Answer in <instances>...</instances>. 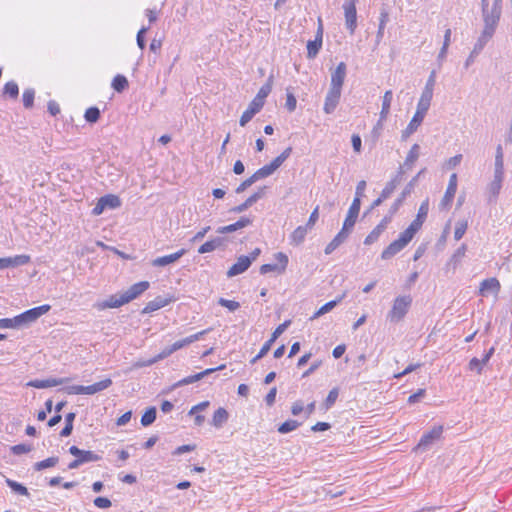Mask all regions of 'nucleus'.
<instances>
[{
	"mask_svg": "<svg viewBox=\"0 0 512 512\" xmlns=\"http://www.w3.org/2000/svg\"><path fill=\"white\" fill-rule=\"evenodd\" d=\"M51 306L43 304L24 311L13 318H2V329H24L30 327L41 316L49 312Z\"/></svg>",
	"mask_w": 512,
	"mask_h": 512,
	"instance_id": "nucleus-1",
	"label": "nucleus"
},
{
	"mask_svg": "<svg viewBox=\"0 0 512 512\" xmlns=\"http://www.w3.org/2000/svg\"><path fill=\"white\" fill-rule=\"evenodd\" d=\"M412 297L410 295H400L393 301L391 310L388 312L386 319L390 323L396 324L404 319L412 305Z\"/></svg>",
	"mask_w": 512,
	"mask_h": 512,
	"instance_id": "nucleus-2",
	"label": "nucleus"
},
{
	"mask_svg": "<svg viewBox=\"0 0 512 512\" xmlns=\"http://www.w3.org/2000/svg\"><path fill=\"white\" fill-rule=\"evenodd\" d=\"M143 291L144 290H128L121 295H111L105 300L96 302L94 307L100 311L107 308H118L136 299Z\"/></svg>",
	"mask_w": 512,
	"mask_h": 512,
	"instance_id": "nucleus-3",
	"label": "nucleus"
},
{
	"mask_svg": "<svg viewBox=\"0 0 512 512\" xmlns=\"http://www.w3.org/2000/svg\"><path fill=\"white\" fill-rule=\"evenodd\" d=\"M502 7L497 6V4H493L487 10L484 9L482 13L483 21H484V29L487 35H494L496 27L501 17Z\"/></svg>",
	"mask_w": 512,
	"mask_h": 512,
	"instance_id": "nucleus-4",
	"label": "nucleus"
},
{
	"mask_svg": "<svg viewBox=\"0 0 512 512\" xmlns=\"http://www.w3.org/2000/svg\"><path fill=\"white\" fill-rule=\"evenodd\" d=\"M442 433H443L442 425L434 426L431 430L425 432L421 436L419 443L415 447V450H418V451L428 450L435 443V441L440 439Z\"/></svg>",
	"mask_w": 512,
	"mask_h": 512,
	"instance_id": "nucleus-5",
	"label": "nucleus"
},
{
	"mask_svg": "<svg viewBox=\"0 0 512 512\" xmlns=\"http://www.w3.org/2000/svg\"><path fill=\"white\" fill-rule=\"evenodd\" d=\"M275 263L264 264L260 267L261 274H267L269 272H273L276 274H281L286 270L288 265V256L283 252H278L274 255Z\"/></svg>",
	"mask_w": 512,
	"mask_h": 512,
	"instance_id": "nucleus-6",
	"label": "nucleus"
},
{
	"mask_svg": "<svg viewBox=\"0 0 512 512\" xmlns=\"http://www.w3.org/2000/svg\"><path fill=\"white\" fill-rule=\"evenodd\" d=\"M504 177L493 176V179L487 184L485 196L488 204H495L503 186Z\"/></svg>",
	"mask_w": 512,
	"mask_h": 512,
	"instance_id": "nucleus-7",
	"label": "nucleus"
},
{
	"mask_svg": "<svg viewBox=\"0 0 512 512\" xmlns=\"http://www.w3.org/2000/svg\"><path fill=\"white\" fill-rule=\"evenodd\" d=\"M322 42H323V24H322V20L319 18L318 19V28L316 31L315 39L309 40L307 42V57L309 59H314L318 55L320 49L322 48Z\"/></svg>",
	"mask_w": 512,
	"mask_h": 512,
	"instance_id": "nucleus-8",
	"label": "nucleus"
},
{
	"mask_svg": "<svg viewBox=\"0 0 512 512\" xmlns=\"http://www.w3.org/2000/svg\"><path fill=\"white\" fill-rule=\"evenodd\" d=\"M225 367L226 366L224 364H221L220 366H218L216 368H208V369H206V370H204L202 372L196 373L194 375L187 376V377L177 381L176 383H174L172 388L176 389V388H179V387H182V386H185V385L192 384L194 382H197V381L203 379L204 377H206L208 375H211L212 373H214L216 371H220V370L225 369Z\"/></svg>",
	"mask_w": 512,
	"mask_h": 512,
	"instance_id": "nucleus-9",
	"label": "nucleus"
},
{
	"mask_svg": "<svg viewBox=\"0 0 512 512\" xmlns=\"http://www.w3.org/2000/svg\"><path fill=\"white\" fill-rule=\"evenodd\" d=\"M492 37L493 35H487L485 32L482 31L481 35L474 44V47L470 55L468 56L464 63L465 68H469L474 63L476 57L480 54V52L484 49L485 45Z\"/></svg>",
	"mask_w": 512,
	"mask_h": 512,
	"instance_id": "nucleus-10",
	"label": "nucleus"
},
{
	"mask_svg": "<svg viewBox=\"0 0 512 512\" xmlns=\"http://www.w3.org/2000/svg\"><path fill=\"white\" fill-rule=\"evenodd\" d=\"M457 191V174L453 173L448 182L446 192L440 202L441 209H449Z\"/></svg>",
	"mask_w": 512,
	"mask_h": 512,
	"instance_id": "nucleus-11",
	"label": "nucleus"
},
{
	"mask_svg": "<svg viewBox=\"0 0 512 512\" xmlns=\"http://www.w3.org/2000/svg\"><path fill=\"white\" fill-rule=\"evenodd\" d=\"M69 453L77 457L81 465L90 462H97L102 458L99 454H96L93 451L82 450L74 445L69 448Z\"/></svg>",
	"mask_w": 512,
	"mask_h": 512,
	"instance_id": "nucleus-12",
	"label": "nucleus"
},
{
	"mask_svg": "<svg viewBox=\"0 0 512 512\" xmlns=\"http://www.w3.org/2000/svg\"><path fill=\"white\" fill-rule=\"evenodd\" d=\"M341 94V90L329 88L323 106V110L326 114H332L335 111L339 104Z\"/></svg>",
	"mask_w": 512,
	"mask_h": 512,
	"instance_id": "nucleus-13",
	"label": "nucleus"
},
{
	"mask_svg": "<svg viewBox=\"0 0 512 512\" xmlns=\"http://www.w3.org/2000/svg\"><path fill=\"white\" fill-rule=\"evenodd\" d=\"M347 74V67L344 62H340L331 74L330 88L342 91L344 80Z\"/></svg>",
	"mask_w": 512,
	"mask_h": 512,
	"instance_id": "nucleus-14",
	"label": "nucleus"
},
{
	"mask_svg": "<svg viewBox=\"0 0 512 512\" xmlns=\"http://www.w3.org/2000/svg\"><path fill=\"white\" fill-rule=\"evenodd\" d=\"M343 8L345 12L346 27L350 33L353 34L357 26V12L355 2H347L343 5Z\"/></svg>",
	"mask_w": 512,
	"mask_h": 512,
	"instance_id": "nucleus-15",
	"label": "nucleus"
},
{
	"mask_svg": "<svg viewBox=\"0 0 512 512\" xmlns=\"http://www.w3.org/2000/svg\"><path fill=\"white\" fill-rule=\"evenodd\" d=\"M176 300V297L174 296H157L155 299L149 301L146 306L143 308L142 313L143 314H149L154 311H157L169 303Z\"/></svg>",
	"mask_w": 512,
	"mask_h": 512,
	"instance_id": "nucleus-16",
	"label": "nucleus"
},
{
	"mask_svg": "<svg viewBox=\"0 0 512 512\" xmlns=\"http://www.w3.org/2000/svg\"><path fill=\"white\" fill-rule=\"evenodd\" d=\"M360 207L361 202L358 200V198H354L343 223L344 230L351 231V229L354 227L359 215Z\"/></svg>",
	"mask_w": 512,
	"mask_h": 512,
	"instance_id": "nucleus-17",
	"label": "nucleus"
},
{
	"mask_svg": "<svg viewBox=\"0 0 512 512\" xmlns=\"http://www.w3.org/2000/svg\"><path fill=\"white\" fill-rule=\"evenodd\" d=\"M267 187H261L257 192L249 196L243 203L238 206H235L231 209V212L234 213H242L246 211L249 207H251L254 203H256L259 199H261L266 193Z\"/></svg>",
	"mask_w": 512,
	"mask_h": 512,
	"instance_id": "nucleus-18",
	"label": "nucleus"
},
{
	"mask_svg": "<svg viewBox=\"0 0 512 512\" xmlns=\"http://www.w3.org/2000/svg\"><path fill=\"white\" fill-rule=\"evenodd\" d=\"M30 256L26 254L2 257V269L4 268H16L26 265L30 262Z\"/></svg>",
	"mask_w": 512,
	"mask_h": 512,
	"instance_id": "nucleus-19",
	"label": "nucleus"
},
{
	"mask_svg": "<svg viewBox=\"0 0 512 512\" xmlns=\"http://www.w3.org/2000/svg\"><path fill=\"white\" fill-rule=\"evenodd\" d=\"M264 105L257 100L253 99L248 108L243 112V114L240 117L239 124L241 126H245L253 117L255 114H257Z\"/></svg>",
	"mask_w": 512,
	"mask_h": 512,
	"instance_id": "nucleus-20",
	"label": "nucleus"
},
{
	"mask_svg": "<svg viewBox=\"0 0 512 512\" xmlns=\"http://www.w3.org/2000/svg\"><path fill=\"white\" fill-rule=\"evenodd\" d=\"M185 253H186L185 249H180L179 251H177L175 253L157 257L154 260H152V265L155 267H164V266L170 265V264L176 262L177 260H179Z\"/></svg>",
	"mask_w": 512,
	"mask_h": 512,
	"instance_id": "nucleus-21",
	"label": "nucleus"
},
{
	"mask_svg": "<svg viewBox=\"0 0 512 512\" xmlns=\"http://www.w3.org/2000/svg\"><path fill=\"white\" fill-rule=\"evenodd\" d=\"M291 321L286 320L282 324H280L272 333L271 338L267 340L261 348V354H267L272 344L276 341V339L290 326Z\"/></svg>",
	"mask_w": 512,
	"mask_h": 512,
	"instance_id": "nucleus-22",
	"label": "nucleus"
},
{
	"mask_svg": "<svg viewBox=\"0 0 512 512\" xmlns=\"http://www.w3.org/2000/svg\"><path fill=\"white\" fill-rule=\"evenodd\" d=\"M68 379L65 378H49V379H35L27 383V386L34 387L37 389H43L48 387H55L65 383Z\"/></svg>",
	"mask_w": 512,
	"mask_h": 512,
	"instance_id": "nucleus-23",
	"label": "nucleus"
},
{
	"mask_svg": "<svg viewBox=\"0 0 512 512\" xmlns=\"http://www.w3.org/2000/svg\"><path fill=\"white\" fill-rule=\"evenodd\" d=\"M250 267V260L246 255L238 257L237 261L230 267L227 272L228 277H233L243 273Z\"/></svg>",
	"mask_w": 512,
	"mask_h": 512,
	"instance_id": "nucleus-24",
	"label": "nucleus"
},
{
	"mask_svg": "<svg viewBox=\"0 0 512 512\" xmlns=\"http://www.w3.org/2000/svg\"><path fill=\"white\" fill-rule=\"evenodd\" d=\"M253 220L250 217H241L238 221L233 224L222 226L217 229V233L226 234L237 231L251 225Z\"/></svg>",
	"mask_w": 512,
	"mask_h": 512,
	"instance_id": "nucleus-25",
	"label": "nucleus"
},
{
	"mask_svg": "<svg viewBox=\"0 0 512 512\" xmlns=\"http://www.w3.org/2000/svg\"><path fill=\"white\" fill-rule=\"evenodd\" d=\"M210 331H211V328H208V329L202 330L198 333H195L193 335H190L184 339L178 340L171 345L172 350L175 352L179 349H182L183 347L188 346L195 341H198L199 339H201L202 336H204L205 334H207Z\"/></svg>",
	"mask_w": 512,
	"mask_h": 512,
	"instance_id": "nucleus-26",
	"label": "nucleus"
},
{
	"mask_svg": "<svg viewBox=\"0 0 512 512\" xmlns=\"http://www.w3.org/2000/svg\"><path fill=\"white\" fill-rule=\"evenodd\" d=\"M350 231L344 230L342 227L341 231L331 240L330 243L325 247V254H331L337 247H339L348 237Z\"/></svg>",
	"mask_w": 512,
	"mask_h": 512,
	"instance_id": "nucleus-27",
	"label": "nucleus"
},
{
	"mask_svg": "<svg viewBox=\"0 0 512 512\" xmlns=\"http://www.w3.org/2000/svg\"><path fill=\"white\" fill-rule=\"evenodd\" d=\"M429 211V200L426 199L423 201L419 207L418 213L416 215V218L411 222V225L416 227L418 230L422 227L424 221L427 218Z\"/></svg>",
	"mask_w": 512,
	"mask_h": 512,
	"instance_id": "nucleus-28",
	"label": "nucleus"
},
{
	"mask_svg": "<svg viewBox=\"0 0 512 512\" xmlns=\"http://www.w3.org/2000/svg\"><path fill=\"white\" fill-rule=\"evenodd\" d=\"M387 226V220H381L380 223L366 236L364 244L371 245L375 243L380 235L386 230Z\"/></svg>",
	"mask_w": 512,
	"mask_h": 512,
	"instance_id": "nucleus-29",
	"label": "nucleus"
},
{
	"mask_svg": "<svg viewBox=\"0 0 512 512\" xmlns=\"http://www.w3.org/2000/svg\"><path fill=\"white\" fill-rule=\"evenodd\" d=\"M111 385H112V380L110 378H106V379L96 382L92 385L84 386V394L93 395L95 393H98L100 391H103V390L109 388Z\"/></svg>",
	"mask_w": 512,
	"mask_h": 512,
	"instance_id": "nucleus-30",
	"label": "nucleus"
},
{
	"mask_svg": "<svg viewBox=\"0 0 512 512\" xmlns=\"http://www.w3.org/2000/svg\"><path fill=\"white\" fill-rule=\"evenodd\" d=\"M493 176L504 177V154L500 144L496 148Z\"/></svg>",
	"mask_w": 512,
	"mask_h": 512,
	"instance_id": "nucleus-31",
	"label": "nucleus"
},
{
	"mask_svg": "<svg viewBox=\"0 0 512 512\" xmlns=\"http://www.w3.org/2000/svg\"><path fill=\"white\" fill-rule=\"evenodd\" d=\"M423 120H424L423 117H421L417 114H414V116L412 117V119L409 122V124L407 125V127L402 131V135H401L402 140H406L410 135H412L414 132H416L418 127L423 122Z\"/></svg>",
	"mask_w": 512,
	"mask_h": 512,
	"instance_id": "nucleus-32",
	"label": "nucleus"
},
{
	"mask_svg": "<svg viewBox=\"0 0 512 512\" xmlns=\"http://www.w3.org/2000/svg\"><path fill=\"white\" fill-rule=\"evenodd\" d=\"M405 246L401 244V242L396 239L393 242H391L383 251L381 254V258L383 260H388L394 257L397 253H399Z\"/></svg>",
	"mask_w": 512,
	"mask_h": 512,
	"instance_id": "nucleus-33",
	"label": "nucleus"
},
{
	"mask_svg": "<svg viewBox=\"0 0 512 512\" xmlns=\"http://www.w3.org/2000/svg\"><path fill=\"white\" fill-rule=\"evenodd\" d=\"M228 418V411L223 407H219L213 414L211 425L219 429L227 422Z\"/></svg>",
	"mask_w": 512,
	"mask_h": 512,
	"instance_id": "nucleus-34",
	"label": "nucleus"
},
{
	"mask_svg": "<svg viewBox=\"0 0 512 512\" xmlns=\"http://www.w3.org/2000/svg\"><path fill=\"white\" fill-rule=\"evenodd\" d=\"M172 353H174V351L172 350V347L171 345L164 348L161 353H159L157 356H155L154 358H151L147 361H142V362H136L135 363V367H138V368H141V367H145V366H151L153 365L154 363H156L157 361L161 360V359H164L168 356H170Z\"/></svg>",
	"mask_w": 512,
	"mask_h": 512,
	"instance_id": "nucleus-35",
	"label": "nucleus"
},
{
	"mask_svg": "<svg viewBox=\"0 0 512 512\" xmlns=\"http://www.w3.org/2000/svg\"><path fill=\"white\" fill-rule=\"evenodd\" d=\"M392 99H393L392 91L387 90L384 93L383 100H382V108L380 111V122H383L387 119L389 112H390Z\"/></svg>",
	"mask_w": 512,
	"mask_h": 512,
	"instance_id": "nucleus-36",
	"label": "nucleus"
},
{
	"mask_svg": "<svg viewBox=\"0 0 512 512\" xmlns=\"http://www.w3.org/2000/svg\"><path fill=\"white\" fill-rule=\"evenodd\" d=\"M344 298V295H342L341 297L335 299V300H331L329 302H327L326 304H324L323 306H321L311 317H310V320H314V319H317L319 318L320 316L330 312L342 299Z\"/></svg>",
	"mask_w": 512,
	"mask_h": 512,
	"instance_id": "nucleus-37",
	"label": "nucleus"
},
{
	"mask_svg": "<svg viewBox=\"0 0 512 512\" xmlns=\"http://www.w3.org/2000/svg\"><path fill=\"white\" fill-rule=\"evenodd\" d=\"M273 84V76H269L266 83L259 89L257 95L255 96V100L262 103L264 105L265 98L270 94L272 90Z\"/></svg>",
	"mask_w": 512,
	"mask_h": 512,
	"instance_id": "nucleus-38",
	"label": "nucleus"
},
{
	"mask_svg": "<svg viewBox=\"0 0 512 512\" xmlns=\"http://www.w3.org/2000/svg\"><path fill=\"white\" fill-rule=\"evenodd\" d=\"M309 228L307 226H299L297 227L291 234L290 239L291 243L294 245L301 244L308 232Z\"/></svg>",
	"mask_w": 512,
	"mask_h": 512,
	"instance_id": "nucleus-39",
	"label": "nucleus"
},
{
	"mask_svg": "<svg viewBox=\"0 0 512 512\" xmlns=\"http://www.w3.org/2000/svg\"><path fill=\"white\" fill-rule=\"evenodd\" d=\"M6 484L10 487L13 493L21 496L30 497V493L28 489L22 485L21 483L11 480L9 478L5 479Z\"/></svg>",
	"mask_w": 512,
	"mask_h": 512,
	"instance_id": "nucleus-40",
	"label": "nucleus"
},
{
	"mask_svg": "<svg viewBox=\"0 0 512 512\" xmlns=\"http://www.w3.org/2000/svg\"><path fill=\"white\" fill-rule=\"evenodd\" d=\"M222 243H223L222 238H215L210 241H207L199 247L198 253L205 254L208 252H212V251L216 250L218 247H220L222 245Z\"/></svg>",
	"mask_w": 512,
	"mask_h": 512,
	"instance_id": "nucleus-41",
	"label": "nucleus"
},
{
	"mask_svg": "<svg viewBox=\"0 0 512 512\" xmlns=\"http://www.w3.org/2000/svg\"><path fill=\"white\" fill-rule=\"evenodd\" d=\"M420 154V146L418 144H414L409 150L406 159L404 161V166L407 168H411L414 163L417 161Z\"/></svg>",
	"mask_w": 512,
	"mask_h": 512,
	"instance_id": "nucleus-42",
	"label": "nucleus"
},
{
	"mask_svg": "<svg viewBox=\"0 0 512 512\" xmlns=\"http://www.w3.org/2000/svg\"><path fill=\"white\" fill-rule=\"evenodd\" d=\"M419 230L414 227L413 225H409L399 236L398 240L401 242L402 245L406 247V245L413 239L414 235Z\"/></svg>",
	"mask_w": 512,
	"mask_h": 512,
	"instance_id": "nucleus-43",
	"label": "nucleus"
},
{
	"mask_svg": "<svg viewBox=\"0 0 512 512\" xmlns=\"http://www.w3.org/2000/svg\"><path fill=\"white\" fill-rule=\"evenodd\" d=\"M419 230L414 227L413 225H409L399 236L398 240L401 242L402 245L406 247V245L413 239L414 235Z\"/></svg>",
	"mask_w": 512,
	"mask_h": 512,
	"instance_id": "nucleus-44",
	"label": "nucleus"
},
{
	"mask_svg": "<svg viewBox=\"0 0 512 512\" xmlns=\"http://www.w3.org/2000/svg\"><path fill=\"white\" fill-rule=\"evenodd\" d=\"M100 199L103 202L106 209H116L121 205L120 198L113 194H107L105 196H102Z\"/></svg>",
	"mask_w": 512,
	"mask_h": 512,
	"instance_id": "nucleus-45",
	"label": "nucleus"
},
{
	"mask_svg": "<svg viewBox=\"0 0 512 512\" xmlns=\"http://www.w3.org/2000/svg\"><path fill=\"white\" fill-rule=\"evenodd\" d=\"M75 417H76V414L74 412H70L65 416V426L60 432L61 437H68L71 435Z\"/></svg>",
	"mask_w": 512,
	"mask_h": 512,
	"instance_id": "nucleus-46",
	"label": "nucleus"
},
{
	"mask_svg": "<svg viewBox=\"0 0 512 512\" xmlns=\"http://www.w3.org/2000/svg\"><path fill=\"white\" fill-rule=\"evenodd\" d=\"M157 410L154 406L146 409L141 417V424L144 427L151 425L156 419Z\"/></svg>",
	"mask_w": 512,
	"mask_h": 512,
	"instance_id": "nucleus-47",
	"label": "nucleus"
},
{
	"mask_svg": "<svg viewBox=\"0 0 512 512\" xmlns=\"http://www.w3.org/2000/svg\"><path fill=\"white\" fill-rule=\"evenodd\" d=\"M59 462V458L56 456L49 457L42 461L36 462L33 466L35 471H41L46 468L54 467Z\"/></svg>",
	"mask_w": 512,
	"mask_h": 512,
	"instance_id": "nucleus-48",
	"label": "nucleus"
},
{
	"mask_svg": "<svg viewBox=\"0 0 512 512\" xmlns=\"http://www.w3.org/2000/svg\"><path fill=\"white\" fill-rule=\"evenodd\" d=\"M404 201L397 197L395 201L390 206L388 213L383 217L382 220H387V224L391 223L394 215L399 211L400 207L403 205Z\"/></svg>",
	"mask_w": 512,
	"mask_h": 512,
	"instance_id": "nucleus-49",
	"label": "nucleus"
},
{
	"mask_svg": "<svg viewBox=\"0 0 512 512\" xmlns=\"http://www.w3.org/2000/svg\"><path fill=\"white\" fill-rule=\"evenodd\" d=\"M423 172H424V170H421L415 177L412 178V180H410V182L405 186L403 191L398 196L400 199L405 201V199L412 193V191L414 190V187H415V185H416V183L418 181L419 176Z\"/></svg>",
	"mask_w": 512,
	"mask_h": 512,
	"instance_id": "nucleus-50",
	"label": "nucleus"
},
{
	"mask_svg": "<svg viewBox=\"0 0 512 512\" xmlns=\"http://www.w3.org/2000/svg\"><path fill=\"white\" fill-rule=\"evenodd\" d=\"M112 87L117 92H122L128 87V80L123 75H116L112 81Z\"/></svg>",
	"mask_w": 512,
	"mask_h": 512,
	"instance_id": "nucleus-51",
	"label": "nucleus"
},
{
	"mask_svg": "<svg viewBox=\"0 0 512 512\" xmlns=\"http://www.w3.org/2000/svg\"><path fill=\"white\" fill-rule=\"evenodd\" d=\"M299 426H300V423L298 421L290 419V420H287V421L283 422L278 427V432L281 433V434H286V433H289L291 431H294Z\"/></svg>",
	"mask_w": 512,
	"mask_h": 512,
	"instance_id": "nucleus-52",
	"label": "nucleus"
},
{
	"mask_svg": "<svg viewBox=\"0 0 512 512\" xmlns=\"http://www.w3.org/2000/svg\"><path fill=\"white\" fill-rule=\"evenodd\" d=\"M465 253H466V246L462 245L454 252V254L452 255V257L449 261V264L452 265L453 268L455 269L458 266V264L461 262V260L464 258Z\"/></svg>",
	"mask_w": 512,
	"mask_h": 512,
	"instance_id": "nucleus-53",
	"label": "nucleus"
},
{
	"mask_svg": "<svg viewBox=\"0 0 512 512\" xmlns=\"http://www.w3.org/2000/svg\"><path fill=\"white\" fill-rule=\"evenodd\" d=\"M3 93L12 99H16L19 95V88L16 82L9 81L4 86Z\"/></svg>",
	"mask_w": 512,
	"mask_h": 512,
	"instance_id": "nucleus-54",
	"label": "nucleus"
},
{
	"mask_svg": "<svg viewBox=\"0 0 512 512\" xmlns=\"http://www.w3.org/2000/svg\"><path fill=\"white\" fill-rule=\"evenodd\" d=\"M275 171L276 170L270 164H267L254 173V178L258 181L272 175Z\"/></svg>",
	"mask_w": 512,
	"mask_h": 512,
	"instance_id": "nucleus-55",
	"label": "nucleus"
},
{
	"mask_svg": "<svg viewBox=\"0 0 512 512\" xmlns=\"http://www.w3.org/2000/svg\"><path fill=\"white\" fill-rule=\"evenodd\" d=\"M35 91L34 89H25L22 95L23 105L25 108L29 109L33 107L34 104Z\"/></svg>",
	"mask_w": 512,
	"mask_h": 512,
	"instance_id": "nucleus-56",
	"label": "nucleus"
},
{
	"mask_svg": "<svg viewBox=\"0 0 512 512\" xmlns=\"http://www.w3.org/2000/svg\"><path fill=\"white\" fill-rule=\"evenodd\" d=\"M84 118L88 123H96L100 118V110L97 107H90L86 110Z\"/></svg>",
	"mask_w": 512,
	"mask_h": 512,
	"instance_id": "nucleus-57",
	"label": "nucleus"
},
{
	"mask_svg": "<svg viewBox=\"0 0 512 512\" xmlns=\"http://www.w3.org/2000/svg\"><path fill=\"white\" fill-rule=\"evenodd\" d=\"M339 396V390L338 388H333L329 391L328 396L326 397L324 401L325 409H330L336 402L337 398Z\"/></svg>",
	"mask_w": 512,
	"mask_h": 512,
	"instance_id": "nucleus-58",
	"label": "nucleus"
},
{
	"mask_svg": "<svg viewBox=\"0 0 512 512\" xmlns=\"http://www.w3.org/2000/svg\"><path fill=\"white\" fill-rule=\"evenodd\" d=\"M387 22H388V13L383 11L380 14L379 27H378L377 36H376L378 42L383 38L384 29H385Z\"/></svg>",
	"mask_w": 512,
	"mask_h": 512,
	"instance_id": "nucleus-59",
	"label": "nucleus"
},
{
	"mask_svg": "<svg viewBox=\"0 0 512 512\" xmlns=\"http://www.w3.org/2000/svg\"><path fill=\"white\" fill-rule=\"evenodd\" d=\"M430 105H431V102L419 99L415 114L425 118V116L430 108Z\"/></svg>",
	"mask_w": 512,
	"mask_h": 512,
	"instance_id": "nucleus-60",
	"label": "nucleus"
},
{
	"mask_svg": "<svg viewBox=\"0 0 512 512\" xmlns=\"http://www.w3.org/2000/svg\"><path fill=\"white\" fill-rule=\"evenodd\" d=\"M297 100L296 97L289 89L286 90V108L289 112H293L296 109Z\"/></svg>",
	"mask_w": 512,
	"mask_h": 512,
	"instance_id": "nucleus-61",
	"label": "nucleus"
},
{
	"mask_svg": "<svg viewBox=\"0 0 512 512\" xmlns=\"http://www.w3.org/2000/svg\"><path fill=\"white\" fill-rule=\"evenodd\" d=\"M483 363L481 359H478L476 357L472 358L469 361L468 368L470 371H475L477 374H481L483 370Z\"/></svg>",
	"mask_w": 512,
	"mask_h": 512,
	"instance_id": "nucleus-62",
	"label": "nucleus"
},
{
	"mask_svg": "<svg viewBox=\"0 0 512 512\" xmlns=\"http://www.w3.org/2000/svg\"><path fill=\"white\" fill-rule=\"evenodd\" d=\"M218 303L221 306L226 307L229 311H232V312L237 310L240 307L239 302L234 301V300H228V299H225V298H220L218 300Z\"/></svg>",
	"mask_w": 512,
	"mask_h": 512,
	"instance_id": "nucleus-63",
	"label": "nucleus"
},
{
	"mask_svg": "<svg viewBox=\"0 0 512 512\" xmlns=\"http://www.w3.org/2000/svg\"><path fill=\"white\" fill-rule=\"evenodd\" d=\"M31 450H32V446L29 444H24V443L17 444V445H14L11 447V451L15 455L25 454V453L30 452Z\"/></svg>",
	"mask_w": 512,
	"mask_h": 512,
	"instance_id": "nucleus-64",
	"label": "nucleus"
}]
</instances>
